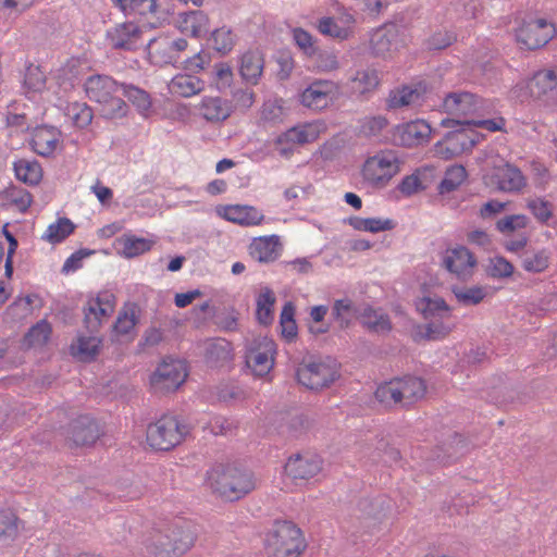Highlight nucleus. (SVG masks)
<instances>
[{"label": "nucleus", "instance_id": "f257e3e1", "mask_svg": "<svg viewBox=\"0 0 557 557\" xmlns=\"http://www.w3.org/2000/svg\"><path fill=\"white\" fill-rule=\"evenodd\" d=\"M211 490L228 502H237L256 488V478L237 463H218L207 471Z\"/></svg>", "mask_w": 557, "mask_h": 557}, {"label": "nucleus", "instance_id": "f03ea898", "mask_svg": "<svg viewBox=\"0 0 557 557\" xmlns=\"http://www.w3.org/2000/svg\"><path fill=\"white\" fill-rule=\"evenodd\" d=\"M89 100L101 106V114L106 119H120L126 115L127 104L116 94L121 84L107 75H92L84 84Z\"/></svg>", "mask_w": 557, "mask_h": 557}, {"label": "nucleus", "instance_id": "7ed1b4c3", "mask_svg": "<svg viewBox=\"0 0 557 557\" xmlns=\"http://www.w3.org/2000/svg\"><path fill=\"white\" fill-rule=\"evenodd\" d=\"M306 547L301 530L288 520H275L264 539L268 557H299Z\"/></svg>", "mask_w": 557, "mask_h": 557}, {"label": "nucleus", "instance_id": "20e7f679", "mask_svg": "<svg viewBox=\"0 0 557 557\" xmlns=\"http://www.w3.org/2000/svg\"><path fill=\"white\" fill-rule=\"evenodd\" d=\"M297 382L310 391L319 392L330 387L341 377L339 364L331 357L326 361L302 363L296 370Z\"/></svg>", "mask_w": 557, "mask_h": 557}, {"label": "nucleus", "instance_id": "39448f33", "mask_svg": "<svg viewBox=\"0 0 557 557\" xmlns=\"http://www.w3.org/2000/svg\"><path fill=\"white\" fill-rule=\"evenodd\" d=\"M530 97L540 106L557 109V66L535 71L527 82Z\"/></svg>", "mask_w": 557, "mask_h": 557}, {"label": "nucleus", "instance_id": "423d86ee", "mask_svg": "<svg viewBox=\"0 0 557 557\" xmlns=\"http://www.w3.org/2000/svg\"><path fill=\"white\" fill-rule=\"evenodd\" d=\"M555 35V25L542 17L523 20L516 29V40L520 48L525 50H537L545 47Z\"/></svg>", "mask_w": 557, "mask_h": 557}, {"label": "nucleus", "instance_id": "0eeeda50", "mask_svg": "<svg viewBox=\"0 0 557 557\" xmlns=\"http://www.w3.org/2000/svg\"><path fill=\"white\" fill-rule=\"evenodd\" d=\"M404 16L399 22H404ZM406 27L398 23V18L387 22L379 27L370 38L372 53L376 57H385L386 53L398 50L405 45Z\"/></svg>", "mask_w": 557, "mask_h": 557}, {"label": "nucleus", "instance_id": "6e6552de", "mask_svg": "<svg viewBox=\"0 0 557 557\" xmlns=\"http://www.w3.org/2000/svg\"><path fill=\"white\" fill-rule=\"evenodd\" d=\"M398 171V158L394 151L389 150L369 157L364 162L362 174L367 181L384 186Z\"/></svg>", "mask_w": 557, "mask_h": 557}, {"label": "nucleus", "instance_id": "1a4fd4ad", "mask_svg": "<svg viewBox=\"0 0 557 557\" xmlns=\"http://www.w3.org/2000/svg\"><path fill=\"white\" fill-rule=\"evenodd\" d=\"M276 344L273 339L264 336L253 339L246 352V366L255 376L263 377L274 366Z\"/></svg>", "mask_w": 557, "mask_h": 557}, {"label": "nucleus", "instance_id": "9d476101", "mask_svg": "<svg viewBox=\"0 0 557 557\" xmlns=\"http://www.w3.org/2000/svg\"><path fill=\"white\" fill-rule=\"evenodd\" d=\"M478 145L463 127L447 132L442 140L434 145V151L445 160H450L463 152L471 151Z\"/></svg>", "mask_w": 557, "mask_h": 557}, {"label": "nucleus", "instance_id": "9b49d317", "mask_svg": "<svg viewBox=\"0 0 557 557\" xmlns=\"http://www.w3.org/2000/svg\"><path fill=\"white\" fill-rule=\"evenodd\" d=\"M433 129L424 120H416L395 126L393 141L401 147L412 148L429 143Z\"/></svg>", "mask_w": 557, "mask_h": 557}, {"label": "nucleus", "instance_id": "f8f14e48", "mask_svg": "<svg viewBox=\"0 0 557 557\" xmlns=\"http://www.w3.org/2000/svg\"><path fill=\"white\" fill-rule=\"evenodd\" d=\"M107 40L114 49L136 50L144 46L143 30L134 22L115 25L107 32Z\"/></svg>", "mask_w": 557, "mask_h": 557}, {"label": "nucleus", "instance_id": "ddd939ff", "mask_svg": "<svg viewBox=\"0 0 557 557\" xmlns=\"http://www.w3.org/2000/svg\"><path fill=\"white\" fill-rule=\"evenodd\" d=\"M425 325L413 327L411 337L416 344L422 342H438L445 339L456 327L453 314L445 318L428 319Z\"/></svg>", "mask_w": 557, "mask_h": 557}, {"label": "nucleus", "instance_id": "4468645a", "mask_svg": "<svg viewBox=\"0 0 557 557\" xmlns=\"http://www.w3.org/2000/svg\"><path fill=\"white\" fill-rule=\"evenodd\" d=\"M322 458L310 451L296 454L288 458L285 471L294 480H309L322 470Z\"/></svg>", "mask_w": 557, "mask_h": 557}, {"label": "nucleus", "instance_id": "2eb2a0df", "mask_svg": "<svg viewBox=\"0 0 557 557\" xmlns=\"http://www.w3.org/2000/svg\"><path fill=\"white\" fill-rule=\"evenodd\" d=\"M126 16L138 17L139 22L157 27L166 21L168 9L157 0H135L124 12Z\"/></svg>", "mask_w": 557, "mask_h": 557}, {"label": "nucleus", "instance_id": "dca6fc26", "mask_svg": "<svg viewBox=\"0 0 557 557\" xmlns=\"http://www.w3.org/2000/svg\"><path fill=\"white\" fill-rule=\"evenodd\" d=\"M216 212L226 221L242 226L259 225L264 220V215L256 207L248 205L219 207Z\"/></svg>", "mask_w": 557, "mask_h": 557}, {"label": "nucleus", "instance_id": "f3484780", "mask_svg": "<svg viewBox=\"0 0 557 557\" xmlns=\"http://www.w3.org/2000/svg\"><path fill=\"white\" fill-rule=\"evenodd\" d=\"M174 418L164 416L147 429V442L156 450H170L173 447Z\"/></svg>", "mask_w": 557, "mask_h": 557}, {"label": "nucleus", "instance_id": "a211bd4d", "mask_svg": "<svg viewBox=\"0 0 557 557\" xmlns=\"http://www.w3.org/2000/svg\"><path fill=\"white\" fill-rule=\"evenodd\" d=\"M443 107L449 114L469 115L481 107V98L469 91L448 92L444 97Z\"/></svg>", "mask_w": 557, "mask_h": 557}, {"label": "nucleus", "instance_id": "6ab92c4d", "mask_svg": "<svg viewBox=\"0 0 557 557\" xmlns=\"http://www.w3.org/2000/svg\"><path fill=\"white\" fill-rule=\"evenodd\" d=\"M61 139V133L53 126H37L30 138L33 150L41 157H50L57 150Z\"/></svg>", "mask_w": 557, "mask_h": 557}, {"label": "nucleus", "instance_id": "aec40b11", "mask_svg": "<svg viewBox=\"0 0 557 557\" xmlns=\"http://www.w3.org/2000/svg\"><path fill=\"white\" fill-rule=\"evenodd\" d=\"M396 385H398L401 394L403 409H411L418 401L422 400L426 394V382L414 375H405L404 377H396Z\"/></svg>", "mask_w": 557, "mask_h": 557}, {"label": "nucleus", "instance_id": "412c9836", "mask_svg": "<svg viewBox=\"0 0 557 557\" xmlns=\"http://www.w3.org/2000/svg\"><path fill=\"white\" fill-rule=\"evenodd\" d=\"M203 360L210 369H221L233 360L232 343L224 338L211 339L207 343Z\"/></svg>", "mask_w": 557, "mask_h": 557}, {"label": "nucleus", "instance_id": "4be33fe9", "mask_svg": "<svg viewBox=\"0 0 557 557\" xmlns=\"http://www.w3.org/2000/svg\"><path fill=\"white\" fill-rule=\"evenodd\" d=\"M71 440L76 446L94 444L100 436L97 422L89 416H81L70 425Z\"/></svg>", "mask_w": 557, "mask_h": 557}, {"label": "nucleus", "instance_id": "5701e85b", "mask_svg": "<svg viewBox=\"0 0 557 557\" xmlns=\"http://www.w3.org/2000/svg\"><path fill=\"white\" fill-rule=\"evenodd\" d=\"M209 18L201 10H193L178 13L176 27L182 34L200 38L209 33Z\"/></svg>", "mask_w": 557, "mask_h": 557}, {"label": "nucleus", "instance_id": "b1692460", "mask_svg": "<svg viewBox=\"0 0 557 557\" xmlns=\"http://www.w3.org/2000/svg\"><path fill=\"white\" fill-rule=\"evenodd\" d=\"M153 244L154 242L150 238L127 233L117 237L114 246L122 257L132 259L150 251Z\"/></svg>", "mask_w": 557, "mask_h": 557}, {"label": "nucleus", "instance_id": "393cba45", "mask_svg": "<svg viewBox=\"0 0 557 557\" xmlns=\"http://www.w3.org/2000/svg\"><path fill=\"white\" fill-rule=\"evenodd\" d=\"M468 451L469 443L467 438L462 434L454 432L447 442H444L442 445L437 446L435 458L441 463L446 466L455 462Z\"/></svg>", "mask_w": 557, "mask_h": 557}, {"label": "nucleus", "instance_id": "a878e982", "mask_svg": "<svg viewBox=\"0 0 557 557\" xmlns=\"http://www.w3.org/2000/svg\"><path fill=\"white\" fill-rule=\"evenodd\" d=\"M282 250V245L278 235H270L258 237L252 240L249 246V253L259 262H273Z\"/></svg>", "mask_w": 557, "mask_h": 557}, {"label": "nucleus", "instance_id": "bb28decb", "mask_svg": "<svg viewBox=\"0 0 557 557\" xmlns=\"http://www.w3.org/2000/svg\"><path fill=\"white\" fill-rule=\"evenodd\" d=\"M109 295L106 298L97 297L89 299L84 307L85 324L86 327L91 332H96L103 318L109 317L113 312V305L109 299Z\"/></svg>", "mask_w": 557, "mask_h": 557}, {"label": "nucleus", "instance_id": "cd10ccee", "mask_svg": "<svg viewBox=\"0 0 557 557\" xmlns=\"http://www.w3.org/2000/svg\"><path fill=\"white\" fill-rule=\"evenodd\" d=\"M200 531L201 528L196 521L176 517V555H184L194 547Z\"/></svg>", "mask_w": 557, "mask_h": 557}, {"label": "nucleus", "instance_id": "c85d7f7f", "mask_svg": "<svg viewBox=\"0 0 557 557\" xmlns=\"http://www.w3.org/2000/svg\"><path fill=\"white\" fill-rule=\"evenodd\" d=\"M475 256L466 247L457 246L453 249H447V255L443 258V265L447 271L455 274H462L467 268L476 265Z\"/></svg>", "mask_w": 557, "mask_h": 557}, {"label": "nucleus", "instance_id": "c756f323", "mask_svg": "<svg viewBox=\"0 0 557 557\" xmlns=\"http://www.w3.org/2000/svg\"><path fill=\"white\" fill-rule=\"evenodd\" d=\"M154 394L165 395L174 391V358L166 357L150 377Z\"/></svg>", "mask_w": 557, "mask_h": 557}, {"label": "nucleus", "instance_id": "7c9ffc66", "mask_svg": "<svg viewBox=\"0 0 557 557\" xmlns=\"http://www.w3.org/2000/svg\"><path fill=\"white\" fill-rule=\"evenodd\" d=\"M147 51L153 64H170L174 55V38L170 35L152 38L147 44Z\"/></svg>", "mask_w": 557, "mask_h": 557}, {"label": "nucleus", "instance_id": "2f4dec72", "mask_svg": "<svg viewBox=\"0 0 557 557\" xmlns=\"http://www.w3.org/2000/svg\"><path fill=\"white\" fill-rule=\"evenodd\" d=\"M416 308L424 320L451 315L453 308L442 297L423 296L416 300Z\"/></svg>", "mask_w": 557, "mask_h": 557}, {"label": "nucleus", "instance_id": "473e14b6", "mask_svg": "<svg viewBox=\"0 0 557 557\" xmlns=\"http://www.w3.org/2000/svg\"><path fill=\"white\" fill-rule=\"evenodd\" d=\"M200 110L208 122H222L233 113L232 103L220 97L205 98Z\"/></svg>", "mask_w": 557, "mask_h": 557}, {"label": "nucleus", "instance_id": "72a5a7b5", "mask_svg": "<svg viewBox=\"0 0 557 557\" xmlns=\"http://www.w3.org/2000/svg\"><path fill=\"white\" fill-rule=\"evenodd\" d=\"M263 71V59L258 51L248 50L240 58L239 74L242 78L256 85Z\"/></svg>", "mask_w": 557, "mask_h": 557}, {"label": "nucleus", "instance_id": "f704fd0d", "mask_svg": "<svg viewBox=\"0 0 557 557\" xmlns=\"http://www.w3.org/2000/svg\"><path fill=\"white\" fill-rule=\"evenodd\" d=\"M344 223L350 225L356 231L369 232V233L392 231L397 225V223L392 219L360 218V216H349L344 220Z\"/></svg>", "mask_w": 557, "mask_h": 557}, {"label": "nucleus", "instance_id": "c9c22d12", "mask_svg": "<svg viewBox=\"0 0 557 557\" xmlns=\"http://www.w3.org/2000/svg\"><path fill=\"white\" fill-rule=\"evenodd\" d=\"M498 187L505 191H518L525 186V178L515 165L505 164L496 174Z\"/></svg>", "mask_w": 557, "mask_h": 557}, {"label": "nucleus", "instance_id": "e433bc0d", "mask_svg": "<svg viewBox=\"0 0 557 557\" xmlns=\"http://www.w3.org/2000/svg\"><path fill=\"white\" fill-rule=\"evenodd\" d=\"M420 98L421 94L417 88H412L408 85H401L400 87L389 90L388 97L386 98V109L396 110L408 107Z\"/></svg>", "mask_w": 557, "mask_h": 557}, {"label": "nucleus", "instance_id": "4c0bfd02", "mask_svg": "<svg viewBox=\"0 0 557 557\" xmlns=\"http://www.w3.org/2000/svg\"><path fill=\"white\" fill-rule=\"evenodd\" d=\"M310 420L304 413H288L284 418L278 425L280 432L282 434L287 435L290 438H298L299 436L306 434L310 429Z\"/></svg>", "mask_w": 557, "mask_h": 557}, {"label": "nucleus", "instance_id": "58836bf2", "mask_svg": "<svg viewBox=\"0 0 557 557\" xmlns=\"http://www.w3.org/2000/svg\"><path fill=\"white\" fill-rule=\"evenodd\" d=\"M375 399L387 409H403L401 394L396 379L380 384L374 392Z\"/></svg>", "mask_w": 557, "mask_h": 557}, {"label": "nucleus", "instance_id": "ea45409f", "mask_svg": "<svg viewBox=\"0 0 557 557\" xmlns=\"http://www.w3.org/2000/svg\"><path fill=\"white\" fill-rule=\"evenodd\" d=\"M275 295L269 287H264L257 298L256 319L259 324L269 326L274 320L273 306L275 304Z\"/></svg>", "mask_w": 557, "mask_h": 557}, {"label": "nucleus", "instance_id": "a19ab883", "mask_svg": "<svg viewBox=\"0 0 557 557\" xmlns=\"http://www.w3.org/2000/svg\"><path fill=\"white\" fill-rule=\"evenodd\" d=\"M14 172L18 181L28 185L38 184L42 176L40 164L37 161L26 159H20L14 162Z\"/></svg>", "mask_w": 557, "mask_h": 557}, {"label": "nucleus", "instance_id": "79ce46f5", "mask_svg": "<svg viewBox=\"0 0 557 557\" xmlns=\"http://www.w3.org/2000/svg\"><path fill=\"white\" fill-rule=\"evenodd\" d=\"M380 84L376 70L367 69L357 71L351 79V91L354 94L366 95L373 91Z\"/></svg>", "mask_w": 557, "mask_h": 557}, {"label": "nucleus", "instance_id": "37998d69", "mask_svg": "<svg viewBox=\"0 0 557 557\" xmlns=\"http://www.w3.org/2000/svg\"><path fill=\"white\" fill-rule=\"evenodd\" d=\"M75 225L67 218H60L50 224L41 238L50 244H59L74 232Z\"/></svg>", "mask_w": 557, "mask_h": 557}, {"label": "nucleus", "instance_id": "c03bdc74", "mask_svg": "<svg viewBox=\"0 0 557 557\" xmlns=\"http://www.w3.org/2000/svg\"><path fill=\"white\" fill-rule=\"evenodd\" d=\"M65 115L78 128L87 127L94 117L91 108L85 102H71L65 108Z\"/></svg>", "mask_w": 557, "mask_h": 557}, {"label": "nucleus", "instance_id": "a18cd8bd", "mask_svg": "<svg viewBox=\"0 0 557 557\" xmlns=\"http://www.w3.org/2000/svg\"><path fill=\"white\" fill-rule=\"evenodd\" d=\"M205 87L203 81L188 73L176 74V95L181 97H190L198 94Z\"/></svg>", "mask_w": 557, "mask_h": 557}, {"label": "nucleus", "instance_id": "49530a36", "mask_svg": "<svg viewBox=\"0 0 557 557\" xmlns=\"http://www.w3.org/2000/svg\"><path fill=\"white\" fill-rule=\"evenodd\" d=\"M121 91L124 97L128 99L141 114H145L151 107V100L144 89L134 85L121 84Z\"/></svg>", "mask_w": 557, "mask_h": 557}, {"label": "nucleus", "instance_id": "de8ad7c7", "mask_svg": "<svg viewBox=\"0 0 557 557\" xmlns=\"http://www.w3.org/2000/svg\"><path fill=\"white\" fill-rule=\"evenodd\" d=\"M216 398L220 403L233 406L246 399V392L234 383H222L216 386Z\"/></svg>", "mask_w": 557, "mask_h": 557}, {"label": "nucleus", "instance_id": "09e8293b", "mask_svg": "<svg viewBox=\"0 0 557 557\" xmlns=\"http://www.w3.org/2000/svg\"><path fill=\"white\" fill-rule=\"evenodd\" d=\"M451 292L455 295L458 302L463 306H476L486 296L485 289L482 286H471L462 288L459 286H453Z\"/></svg>", "mask_w": 557, "mask_h": 557}, {"label": "nucleus", "instance_id": "8fccbe9b", "mask_svg": "<svg viewBox=\"0 0 557 557\" xmlns=\"http://www.w3.org/2000/svg\"><path fill=\"white\" fill-rule=\"evenodd\" d=\"M210 40L213 41V49L220 53L221 57L228 54L235 46L232 30L226 27L213 29Z\"/></svg>", "mask_w": 557, "mask_h": 557}, {"label": "nucleus", "instance_id": "3c124183", "mask_svg": "<svg viewBox=\"0 0 557 557\" xmlns=\"http://www.w3.org/2000/svg\"><path fill=\"white\" fill-rule=\"evenodd\" d=\"M363 324L372 332H389L392 322L387 314H376L372 307H367L362 314Z\"/></svg>", "mask_w": 557, "mask_h": 557}, {"label": "nucleus", "instance_id": "603ef678", "mask_svg": "<svg viewBox=\"0 0 557 557\" xmlns=\"http://www.w3.org/2000/svg\"><path fill=\"white\" fill-rule=\"evenodd\" d=\"M46 87V75L39 65H28L24 75V88L27 92H40Z\"/></svg>", "mask_w": 557, "mask_h": 557}, {"label": "nucleus", "instance_id": "864d4df0", "mask_svg": "<svg viewBox=\"0 0 557 557\" xmlns=\"http://www.w3.org/2000/svg\"><path fill=\"white\" fill-rule=\"evenodd\" d=\"M100 344V338L96 336L78 337L76 350L73 355L79 357L84 361H89L99 352Z\"/></svg>", "mask_w": 557, "mask_h": 557}, {"label": "nucleus", "instance_id": "5fc2aeb1", "mask_svg": "<svg viewBox=\"0 0 557 557\" xmlns=\"http://www.w3.org/2000/svg\"><path fill=\"white\" fill-rule=\"evenodd\" d=\"M515 267L503 256H496L490 259L486 274L493 278H507L513 274Z\"/></svg>", "mask_w": 557, "mask_h": 557}, {"label": "nucleus", "instance_id": "6e6d98bb", "mask_svg": "<svg viewBox=\"0 0 557 557\" xmlns=\"http://www.w3.org/2000/svg\"><path fill=\"white\" fill-rule=\"evenodd\" d=\"M51 334V326L46 320L39 321L25 335V343L28 346H42Z\"/></svg>", "mask_w": 557, "mask_h": 557}, {"label": "nucleus", "instance_id": "4d7b16f0", "mask_svg": "<svg viewBox=\"0 0 557 557\" xmlns=\"http://www.w3.org/2000/svg\"><path fill=\"white\" fill-rule=\"evenodd\" d=\"M549 265V252L542 249L531 257H525L522 260V268L530 273L544 272Z\"/></svg>", "mask_w": 557, "mask_h": 557}, {"label": "nucleus", "instance_id": "13d9d810", "mask_svg": "<svg viewBox=\"0 0 557 557\" xmlns=\"http://www.w3.org/2000/svg\"><path fill=\"white\" fill-rule=\"evenodd\" d=\"M457 40L451 32L440 29L434 32L424 42L428 50H443L451 46Z\"/></svg>", "mask_w": 557, "mask_h": 557}, {"label": "nucleus", "instance_id": "bf43d9fd", "mask_svg": "<svg viewBox=\"0 0 557 557\" xmlns=\"http://www.w3.org/2000/svg\"><path fill=\"white\" fill-rule=\"evenodd\" d=\"M300 102L310 109H323L327 106L329 99L325 98V92L308 86L300 94Z\"/></svg>", "mask_w": 557, "mask_h": 557}, {"label": "nucleus", "instance_id": "052dcab7", "mask_svg": "<svg viewBox=\"0 0 557 557\" xmlns=\"http://www.w3.org/2000/svg\"><path fill=\"white\" fill-rule=\"evenodd\" d=\"M422 178L414 172L406 175L397 185V189L406 197H410L419 191L428 189V184L421 182Z\"/></svg>", "mask_w": 557, "mask_h": 557}, {"label": "nucleus", "instance_id": "680f3d73", "mask_svg": "<svg viewBox=\"0 0 557 557\" xmlns=\"http://www.w3.org/2000/svg\"><path fill=\"white\" fill-rule=\"evenodd\" d=\"M352 304L349 299H338L332 307V317L338 322L341 329L350 324Z\"/></svg>", "mask_w": 557, "mask_h": 557}, {"label": "nucleus", "instance_id": "e2e57ef3", "mask_svg": "<svg viewBox=\"0 0 557 557\" xmlns=\"http://www.w3.org/2000/svg\"><path fill=\"white\" fill-rule=\"evenodd\" d=\"M212 81L216 84L219 90H224L231 86L233 81V71L228 63L219 62L214 65Z\"/></svg>", "mask_w": 557, "mask_h": 557}, {"label": "nucleus", "instance_id": "0e129e2a", "mask_svg": "<svg viewBox=\"0 0 557 557\" xmlns=\"http://www.w3.org/2000/svg\"><path fill=\"white\" fill-rule=\"evenodd\" d=\"M295 44L304 51L305 54L313 57L318 53V47L314 46L312 35L301 27L293 30Z\"/></svg>", "mask_w": 557, "mask_h": 557}, {"label": "nucleus", "instance_id": "69168bd1", "mask_svg": "<svg viewBox=\"0 0 557 557\" xmlns=\"http://www.w3.org/2000/svg\"><path fill=\"white\" fill-rule=\"evenodd\" d=\"M17 533L15 515L10 510H0V541L13 539Z\"/></svg>", "mask_w": 557, "mask_h": 557}, {"label": "nucleus", "instance_id": "338daca9", "mask_svg": "<svg viewBox=\"0 0 557 557\" xmlns=\"http://www.w3.org/2000/svg\"><path fill=\"white\" fill-rule=\"evenodd\" d=\"M318 29L322 35L333 38L346 39L348 29L336 24L333 17L324 16L319 21Z\"/></svg>", "mask_w": 557, "mask_h": 557}, {"label": "nucleus", "instance_id": "774afa93", "mask_svg": "<svg viewBox=\"0 0 557 557\" xmlns=\"http://www.w3.org/2000/svg\"><path fill=\"white\" fill-rule=\"evenodd\" d=\"M529 219L524 214H511L496 222L497 231L502 233L513 232L527 227Z\"/></svg>", "mask_w": 557, "mask_h": 557}]
</instances>
